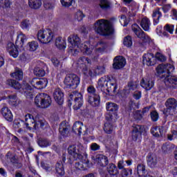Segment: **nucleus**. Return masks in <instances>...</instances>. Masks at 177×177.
<instances>
[{"instance_id": "10", "label": "nucleus", "mask_w": 177, "mask_h": 177, "mask_svg": "<svg viewBox=\"0 0 177 177\" xmlns=\"http://www.w3.org/2000/svg\"><path fill=\"white\" fill-rule=\"evenodd\" d=\"M87 91L90 93L88 95V103L93 106V107H97L100 104V97L95 93V88L93 86H89Z\"/></svg>"}, {"instance_id": "7", "label": "nucleus", "mask_w": 177, "mask_h": 177, "mask_svg": "<svg viewBox=\"0 0 177 177\" xmlns=\"http://www.w3.org/2000/svg\"><path fill=\"white\" fill-rule=\"evenodd\" d=\"M81 82V79L77 75L68 74L65 77L64 83L66 88H71L75 89Z\"/></svg>"}, {"instance_id": "42", "label": "nucleus", "mask_w": 177, "mask_h": 177, "mask_svg": "<svg viewBox=\"0 0 177 177\" xmlns=\"http://www.w3.org/2000/svg\"><path fill=\"white\" fill-rule=\"evenodd\" d=\"M139 85L136 82H131L129 83L128 84V91H127V93H131L133 91H136L138 89V87Z\"/></svg>"}, {"instance_id": "62", "label": "nucleus", "mask_w": 177, "mask_h": 177, "mask_svg": "<svg viewBox=\"0 0 177 177\" xmlns=\"http://www.w3.org/2000/svg\"><path fill=\"white\" fill-rule=\"evenodd\" d=\"M59 132L62 136H66V134L68 132V129H67V127H62L60 126Z\"/></svg>"}, {"instance_id": "13", "label": "nucleus", "mask_w": 177, "mask_h": 177, "mask_svg": "<svg viewBox=\"0 0 177 177\" xmlns=\"http://www.w3.org/2000/svg\"><path fill=\"white\" fill-rule=\"evenodd\" d=\"M145 131V127L139 124H135L133 127V131L131 133L133 140H134V142H140V140H142V133H143Z\"/></svg>"}, {"instance_id": "22", "label": "nucleus", "mask_w": 177, "mask_h": 177, "mask_svg": "<svg viewBox=\"0 0 177 177\" xmlns=\"http://www.w3.org/2000/svg\"><path fill=\"white\" fill-rule=\"evenodd\" d=\"M82 129H85V134L88 133V128L84 126V124L81 122H76L73 124V131L77 135H81L82 133Z\"/></svg>"}, {"instance_id": "37", "label": "nucleus", "mask_w": 177, "mask_h": 177, "mask_svg": "<svg viewBox=\"0 0 177 177\" xmlns=\"http://www.w3.org/2000/svg\"><path fill=\"white\" fill-rule=\"evenodd\" d=\"M55 46L58 49H66V40L62 39V37H57L55 39Z\"/></svg>"}, {"instance_id": "40", "label": "nucleus", "mask_w": 177, "mask_h": 177, "mask_svg": "<svg viewBox=\"0 0 177 177\" xmlns=\"http://www.w3.org/2000/svg\"><path fill=\"white\" fill-rule=\"evenodd\" d=\"M106 110L111 113H115L118 110V106L115 103L108 102L106 103Z\"/></svg>"}, {"instance_id": "24", "label": "nucleus", "mask_w": 177, "mask_h": 177, "mask_svg": "<svg viewBox=\"0 0 177 177\" xmlns=\"http://www.w3.org/2000/svg\"><path fill=\"white\" fill-rule=\"evenodd\" d=\"M1 114L6 121H9V122L13 121V113H12V111L9 108L6 106L3 107L1 110Z\"/></svg>"}, {"instance_id": "36", "label": "nucleus", "mask_w": 177, "mask_h": 177, "mask_svg": "<svg viewBox=\"0 0 177 177\" xmlns=\"http://www.w3.org/2000/svg\"><path fill=\"white\" fill-rule=\"evenodd\" d=\"M162 15H161V12H160L159 9H156L153 10L152 17L153 19V24L154 26H156V24H158L160 23V18Z\"/></svg>"}, {"instance_id": "23", "label": "nucleus", "mask_w": 177, "mask_h": 177, "mask_svg": "<svg viewBox=\"0 0 177 177\" xmlns=\"http://www.w3.org/2000/svg\"><path fill=\"white\" fill-rule=\"evenodd\" d=\"M140 85L144 89H146V91H150V89L154 86V82H153L150 77H146L141 80Z\"/></svg>"}, {"instance_id": "11", "label": "nucleus", "mask_w": 177, "mask_h": 177, "mask_svg": "<svg viewBox=\"0 0 177 177\" xmlns=\"http://www.w3.org/2000/svg\"><path fill=\"white\" fill-rule=\"evenodd\" d=\"M132 30L140 39H142L143 42H151V39L149 35H146L143 30L139 27V25L134 24L131 26Z\"/></svg>"}, {"instance_id": "4", "label": "nucleus", "mask_w": 177, "mask_h": 177, "mask_svg": "<svg viewBox=\"0 0 177 177\" xmlns=\"http://www.w3.org/2000/svg\"><path fill=\"white\" fill-rule=\"evenodd\" d=\"M35 104L39 109H48L52 104V98L49 95L41 93L35 97Z\"/></svg>"}, {"instance_id": "38", "label": "nucleus", "mask_w": 177, "mask_h": 177, "mask_svg": "<svg viewBox=\"0 0 177 177\" xmlns=\"http://www.w3.org/2000/svg\"><path fill=\"white\" fill-rule=\"evenodd\" d=\"M7 85H9V86H11L12 88H14L15 89H21V85H20V83L19 82H16V80H13L12 79H8L6 82Z\"/></svg>"}, {"instance_id": "5", "label": "nucleus", "mask_w": 177, "mask_h": 177, "mask_svg": "<svg viewBox=\"0 0 177 177\" xmlns=\"http://www.w3.org/2000/svg\"><path fill=\"white\" fill-rule=\"evenodd\" d=\"M68 153L71 156L74 160H82L86 154L85 149L82 145H71L68 148Z\"/></svg>"}, {"instance_id": "9", "label": "nucleus", "mask_w": 177, "mask_h": 177, "mask_svg": "<svg viewBox=\"0 0 177 177\" xmlns=\"http://www.w3.org/2000/svg\"><path fill=\"white\" fill-rule=\"evenodd\" d=\"M166 109L163 113L165 115H174L177 107V101L174 98H169L165 102Z\"/></svg>"}, {"instance_id": "59", "label": "nucleus", "mask_w": 177, "mask_h": 177, "mask_svg": "<svg viewBox=\"0 0 177 177\" xmlns=\"http://www.w3.org/2000/svg\"><path fill=\"white\" fill-rule=\"evenodd\" d=\"M165 30L168 32H169L170 34H174V25L167 24L165 26Z\"/></svg>"}, {"instance_id": "57", "label": "nucleus", "mask_w": 177, "mask_h": 177, "mask_svg": "<svg viewBox=\"0 0 177 177\" xmlns=\"http://www.w3.org/2000/svg\"><path fill=\"white\" fill-rule=\"evenodd\" d=\"M135 120H140L143 117V112L142 111H136L133 113Z\"/></svg>"}, {"instance_id": "27", "label": "nucleus", "mask_w": 177, "mask_h": 177, "mask_svg": "<svg viewBox=\"0 0 177 177\" xmlns=\"http://www.w3.org/2000/svg\"><path fill=\"white\" fill-rule=\"evenodd\" d=\"M26 41H27V36H26V35L21 32H18L15 41L17 46L21 48L23 45H24V42H26Z\"/></svg>"}, {"instance_id": "51", "label": "nucleus", "mask_w": 177, "mask_h": 177, "mask_svg": "<svg viewBox=\"0 0 177 177\" xmlns=\"http://www.w3.org/2000/svg\"><path fill=\"white\" fill-rule=\"evenodd\" d=\"M84 13L82 12V11H77L75 14V19L77 20V21H81L82 19H84Z\"/></svg>"}, {"instance_id": "52", "label": "nucleus", "mask_w": 177, "mask_h": 177, "mask_svg": "<svg viewBox=\"0 0 177 177\" xmlns=\"http://www.w3.org/2000/svg\"><path fill=\"white\" fill-rule=\"evenodd\" d=\"M120 24L125 27V26H128V23H129V20L125 17V15H122L120 17Z\"/></svg>"}, {"instance_id": "56", "label": "nucleus", "mask_w": 177, "mask_h": 177, "mask_svg": "<svg viewBox=\"0 0 177 177\" xmlns=\"http://www.w3.org/2000/svg\"><path fill=\"white\" fill-rule=\"evenodd\" d=\"M155 59H157V60H159L160 62H165L167 60V57L160 53L156 54Z\"/></svg>"}, {"instance_id": "54", "label": "nucleus", "mask_w": 177, "mask_h": 177, "mask_svg": "<svg viewBox=\"0 0 177 177\" xmlns=\"http://www.w3.org/2000/svg\"><path fill=\"white\" fill-rule=\"evenodd\" d=\"M0 6L2 8H9L10 6V0H0Z\"/></svg>"}, {"instance_id": "1", "label": "nucleus", "mask_w": 177, "mask_h": 177, "mask_svg": "<svg viewBox=\"0 0 177 177\" xmlns=\"http://www.w3.org/2000/svg\"><path fill=\"white\" fill-rule=\"evenodd\" d=\"M68 42L69 44L68 52L73 56L78 55L80 52H82L86 56H89V55L92 54V50L95 49L93 53V59H96L97 56L103 55L107 48V44L102 41L97 44H94L93 45L88 41L81 44V39L77 35H70L68 37Z\"/></svg>"}, {"instance_id": "58", "label": "nucleus", "mask_w": 177, "mask_h": 177, "mask_svg": "<svg viewBox=\"0 0 177 177\" xmlns=\"http://www.w3.org/2000/svg\"><path fill=\"white\" fill-rule=\"evenodd\" d=\"M39 146H40V147H48V146H50V142L46 140L39 141Z\"/></svg>"}, {"instance_id": "53", "label": "nucleus", "mask_w": 177, "mask_h": 177, "mask_svg": "<svg viewBox=\"0 0 177 177\" xmlns=\"http://www.w3.org/2000/svg\"><path fill=\"white\" fill-rule=\"evenodd\" d=\"M60 2L64 8H68L73 5V0H60Z\"/></svg>"}, {"instance_id": "14", "label": "nucleus", "mask_w": 177, "mask_h": 177, "mask_svg": "<svg viewBox=\"0 0 177 177\" xmlns=\"http://www.w3.org/2000/svg\"><path fill=\"white\" fill-rule=\"evenodd\" d=\"M79 160H82V161L75 164V167L77 171H86L91 167V163H89V160H88V154H85L82 159Z\"/></svg>"}, {"instance_id": "47", "label": "nucleus", "mask_w": 177, "mask_h": 177, "mask_svg": "<svg viewBox=\"0 0 177 177\" xmlns=\"http://www.w3.org/2000/svg\"><path fill=\"white\" fill-rule=\"evenodd\" d=\"M8 103L10 106H17V97L16 95L8 96Z\"/></svg>"}, {"instance_id": "21", "label": "nucleus", "mask_w": 177, "mask_h": 177, "mask_svg": "<svg viewBox=\"0 0 177 177\" xmlns=\"http://www.w3.org/2000/svg\"><path fill=\"white\" fill-rule=\"evenodd\" d=\"M125 58L122 56H118L115 57L113 60V67L116 70H120V68H122L126 64Z\"/></svg>"}, {"instance_id": "44", "label": "nucleus", "mask_w": 177, "mask_h": 177, "mask_svg": "<svg viewBox=\"0 0 177 177\" xmlns=\"http://www.w3.org/2000/svg\"><path fill=\"white\" fill-rule=\"evenodd\" d=\"M55 169L57 174H58L59 176H63V175H64V168L63 167V164L60 162L57 163Z\"/></svg>"}, {"instance_id": "2", "label": "nucleus", "mask_w": 177, "mask_h": 177, "mask_svg": "<svg viewBox=\"0 0 177 177\" xmlns=\"http://www.w3.org/2000/svg\"><path fill=\"white\" fill-rule=\"evenodd\" d=\"M77 65L79 68H81L84 75H90V77H95L99 75V74H103L106 71L104 66H97L95 71L93 72L89 71V66H91V59L86 57H82L77 60Z\"/></svg>"}, {"instance_id": "49", "label": "nucleus", "mask_w": 177, "mask_h": 177, "mask_svg": "<svg viewBox=\"0 0 177 177\" xmlns=\"http://www.w3.org/2000/svg\"><path fill=\"white\" fill-rule=\"evenodd\" d=\"M120 175L122 177H130L132 175V170H129L128 169H123L120 172Z\"/></svg>"}, {"instance_id": "43", "label": "nucleus", "mask_w": 177, "mask_h": 177, "mask_svg": "<svg viewBox=\"0 0 177 177\" xmlns=\"http://www.w3.org/2000/svg\"><path fill=\"white\" fill-rule=\"evenodd\" d=\"M104 131L106 132V133L110 134L113 132V131H114V127L113 124H111V123L107 122L104 124Z\"/></svg>"}, {"instance_id": "45", "label": "nucleus", "mask_w": 177, "mask_h": 177, "mask_svg": "<svg viewBox=\"0 0 177 177\" xmlns=\"http://www.w3.org/2000/svg\"><path fill=\"white\" fill-rule=\"evenodd\" d=\"M32 24L31 21H30V20H24L21 21V28L22 30H28L30 28V27H31Z\"/></svg>"}, {"instance_id": "15", "label": "nucleus", "mask_w": 177, "mask_h": 177, "mask_svg": "<svg viewBox=\"0 0 177 177\" xmlns=\"http://www.w3.org/2000/svg\"><path fill=\"white\" fill-rule=\"evenodd\" d=\"M70 99H74L73 109L75 110H79L82 106L84 101L82 100V94L78 92H75L69 95Z\"/></svg>"}, {"instance_id": "64", "label": "nucleus", "mask_w": 177, "mask_h": 177, "mask_svg": "<svg viewBox=\"0 0 177 177\" xmlns=\"http://www.w3.org/2000/svg\"><path fill=\"white\" fill-rule=\"evenodd\" d=\"M118 169H124L125 168V162L124 160H119L118 162Z\"/></svg>"}, {"instance_id": "29", "label": "nucleus", "mask_w": 177, "mask_h": 177, "mask_svg": "<svg viewBox=\"0 0 177 177\" xmlns=\"http://www.w3.org/2000/svg\"><path fill=\"white\" fill-rule=\"evenodd\" d=\"M106 170L109 175H111V176H118L120 174V171H118L117 166L113 163H110L107 166Z\"/></svg>"}, {"instance_id": "12", "label": "nucleus", "mask_w": 177, "mask_h": 177, "mask_svg": "<svg viewBox=\"0 0 177 177\" xmlns=\"http://www.w3.org/2000/svg\"><path fill=\"white\" fill-rule=\"evenodd\" d=\"M175 70V66L172 64H160L156 67V72L159 75H161V74H163L162 75V78H164V77H167V75H169L170 73H172Z\"/></svg>"}, {"instance_id": "33", "label": "nucleus", "mask_w": 177, "mask_h": 177, "mask_svg": "<svg viewBox=\"0 0 177 177\" xmlns=\"http://www.w3.org/2000/svg\"><path fill=\"white\" fill-rule=\"evenodd\" d=\"M28 5L31 9H39L42 6L41 0H28Z\"/></svg>"}, {"instance_id": "34", "label": "nucleus", "mask_w": 177, "mask_h": 177, "mask_svg": "<svg viewBox=\"0 0 177 177\" xmlns=\"http://www.w3.org/2000/svg\"><path fill=\"white\" fill-rule=\"evenodd\" d=\"M10 76L12 78L20 81L21 80H23V71H21L20 68H15V72L10 74Z\"/></svg>"}, {"instance_id": "19", "label": "nucleus", "mask_w": 177, "mask_h": 177, "mask_svg": "<svg viewBox=\"0 0 177 177\" xmlns=\"http://www.w3.org/2000/svg\"><path fill=\"white\" fill-rule=\"evenodd\" d=\"M53 97L55 102L59 105L62 104L64 102V93H63V91L59 88L54 91Z\"/></svg>"}, {"instance_id": "55", "label": "nucleus", "mask_w": 177, "mask_h": 177, "mask_svg": "<svg viewBox=\"0 0 177 177\" xmlns=\"http://www.w3.org/2000/svg\"><path fill=\"white\" fill-rule=\"evenodd\" d=\"M168 140H174L177 139V131H171V133L167 135Z\"/></svg>"}, {"instance_id": "61", "label": "nucleus", "mask_w": 177, "mask_h": 177, "mask_svg": "<svg viewBox=\"0 0 177 177\" xmlns=\"http://www.w3.org/2000/svg\"><path fill=\"white\" fill-rule=\"evenodd\" d=\"M133 97L136 100H139L142 97V92L136 91L133 93Z\"/></svg>"}, {"instance_id": "3", "label": "nucleus", "mask_w": 177, "mask_h": 177, "mask_svg": "<svg viewBox=\"0 0 177 177\" xmlns=\"http://www.w3.org/2000/svg\"><path fill=\"white\" fill-rule=\"evenodd\" d=\"M93 29L95 32L100 34V35H110L113 34V26L110 21L105 19H100L97 21L93 26Z\"/></svg>"}, {"instance_id": "35", "label": "nucleus", "mask_w": 177, "mask_h": 177, "mask_svg": "<svg viewBox=\"0 0 177 177\" xmlns=\"http://www.w3.org/2000/svg\"><path fill=\"white\" fill-rule=\"evenodd\" d=\"M166 85H176L177 86V77L175 76H169L167 75L165 78Z\"/></svg>"}, {"instance_id": "46", "label": "nucleus", "mask_w": 177, "mask_h": 177, "mask_svg": "<svg viewBox=\"0 0 177 177\" xmlns=\"http://www.w3.org/2000/svg\"><path fill=\"white\" fill-rule=\"evenodd\" d=\"M123 44L124 46H127V48H131L132 46V37L131 36H127L124 38Z\"/></svg>"}, {"instance_id": "26", "label": "nucleus", "mask_w": 177, "mask_h": 177, "mask_svg": "<svg viewBox=\"0 0 177 177\" xmlns=\"http://www.w3.org/2000/svg\"><path fill=\"white\" fill-rule=\"evenodd\" d=\"M110 79L108 77L104 76L101 77L97 82V88L102 92H106V87L109 85Z\"/></svg>"}, {"instance_id": "31", "label": "nucleus", "mask_w": 177, "mask_h": 177, "mask_svg": "<svg viewBox=\"0 0 177 177\" xmlns=\"http://www.w3.org/2000/svg\"><path fill=\"white\" fill-rule=\"evenodd\" d=\"M151 23H150V19L147 17H144L142 19L140 22V26L142 27V30L145 31H149L150 30V26Z\"/></svg>"}, {"instance_id": "6", "label": "nucleus", "mask_w": 177, "mask_h": 177, "mask_svg": "<svg viewBox=\"0 0 177 177\" xmlns=\"http://www.w3.org/2000/svg\"><path fill=\"white\" fill-rule=\"evenodd\" d=\"M55 35L51 30H40L37 33V39L41 44H49L54 38Z\"/></svg>"}, {"instance_id": "41", "label": "nucleus", "mask_w": 177, "mask_h": 177, "mask_svg": "<svg viewBox=\"0 0 177 177\" xmlns=\"http://www.w3.org/2000/svg\"><path fill=\"white\" fill-rule=\"evenodd\" d=\"M28 48L30 52H35L39 48V45L37 41H32L28 43Z\"/></svg>"}, {"instance_id": "20", "label": "nucleus", "mask_w": 177, "mask_h": 177, "mask_svg": "<svg viewBox=\"0 0 177 177\" xmlns=\"http://www.w3.org/2000/svg\"><path fill=\"white\" fill-rule=\"evenodd\" d=\"M117 91V83L115 82L109 81L108 85L105 88V91H103L106 95H109V96H113V94L115 93Z\"/></svg>"}, {"instance_id": "39", "label": "nucleus", "mask_w": 177, "mask_h": 177, "mask_svg": "<svg viewBox=\"0 0 177 177\" xmlns=\"http://www.w3.org/2000/svg\"><path fill=\"white\" fill-rule=\"evenodd\" d=\"M137 172L139 177H145L146 175V166L143 164H140L137 166Z\"/></svg>"}, {"instance_id": "48", "label": "nucleus", "mask_w": 177, "mask_h": 177, "mask_svg": "<svg viewBox=\"0 0 177 177\" xmlns=\"http://www.w3.org/2000/svg\"><path fill=\"white\" fill-rule=\"evenodd\" d=\"M34 73L37 77H44L45 75V70L41 68H35Z\"/></svg>"}, {"instance_id": "25", "label": "nucleus", "mask_w": 177, "mask_h": 177, "mask_svg": "<svg viewBox=\"0 0 177 177\" xmlns=\"http://www.w3.org/2000/svg\"><path fill=\"white\" fill-rule=\"evenodd\" d=\"M6 50L9 53L10 55L16 59L17 56H19V50H17V48L15 46V44L12 42L8 43L6 46Z\"/></svg>"}, {"instance_id": "28", "label": "nucleus", "mask_w": 177, "mask_h": 177, "mask_svg": "<svg viewBox=\"0 0 177 177\" xmlns=\"http://www.w3.org/2000/svg\"><path fill=\"white\" fill-rule=\"evenodd\" d=\"M147 162L150 168H154L157 165V156L154 153H149L147 156Z\"/></svg>"}, {"instance_id": "30", "label": "nucleus", "mask_w": 177, "mask_h": 177, "mask_svg": "<svg viewBox=\"0 0 177 177\" xmlns=\"http://www.w3.org/2000/svg\"><path fill=\"white\" fill-rule=\"evenodd\" d=\"M21 88L26 97H32L34 94L32 93V87H31V86L28 84H24Z\"/></svg>"}, {"instance_id": "50", "label": "nucleus", "mask_w": 177, "mask_h": 177, "mask_svg": "<svg viewBox=\"0 0 177 177\" xmlns=\"http://www.w3.org/2000/svg\"><path fill=\"white\" fill-rule=\"evenodd\" d=\"M100 6L102 9H109V8H110V2L109 0H101Z\"/></svg>"}, {"instance_id": "17", "label": "nucleus", "mask_w": 177, "mask_h": 177, "mask_svg": "<svg viewBox=\"0 0 177 177\" xmlns=\"http://www.w3.org/2000/svg\"><path fill=\"white\" fill-rule=\"evenodd\" d=\"M32 86L36 88V89H44V88H46L48 85V80L46 78H43L41 80L33 79L31 82Z\"/></svg>"}, {"instance_id": "16", "label": "nucleus", "mask_w": 177, "mask_h": 177, "mask_svg": "<svg viewBox=\"0 0 177 177\" xmlns=\"http://www.w3.org/2000/svg\"><path fill=\"white\" fill-rule=\"evenodd\" d=\"M92 160H95V163L97 164L100 167H106L109 165V158L107 156L102 154H98L95 157L92 158Z\"/></svg>"}, {"instance_id": "8", "label": "nucleus", "mask_w": 177, "mask_h": 177, "mask_svg": "<svg viewBox=\"0 0 177 177\" xmlns=\"http://www.w3.org/2000/svg\"><path fill=\"white\" fill-rule=\"evenodd\" d=\"M26 122H30L33 129H37L38 125H40L41 128H43L45 125V121L43 119L39 118V115H37L34 118L32 115L28 113L25 115Z\"/></svg>"}, {"instance_id": "18", "label": "nucleus", "mask_w": 177, "mask_h": 177, "mask_svg": "<svg viewBox=\"0 0 177 177\" xmlns=\"http://www.w3.org/2000/svg\"><path fill=\"white\" fill-rule=\"evenodd\" d=\"M142 63L146 66H154L156 63V57L153 53H147L144 54L142 57Z\"/></svg>"}, {"instance_id": "63", "label": "nucleus", "mask_w": 177, "mask_h": 177, "mask_svg": "<svg viewBox=\"0 0 177 177\" xmlns=\"http://www.w3.org/2000/svg\"><path fill=\"white\" fill-rule=\"evenodd\" d=\"M151 118L152 121H157L158 120V113L156 111H152L151 113Z\"/></svg>"}, {"instance_id": "60", "label": "nucleus", "mask_w": 177, "mask_h": 177, "mask_svg": "<svg viewBox=\"0 0 177 177\" xmlns=\"http://www.w3.org/2000/svg\"><path fill=\"white\" fill-rule=\"evenodd\" d=\"M44 8L46 9H53V8H55V3L50 1H45Z\"/></svg>"}, {"instance_id": "32", "label": "nucleus", "mask_w": 177, "mask_h": 177, "mask_svg": "<svg viewBox=\"0 0 177 177\" xmlns=\"http://www.w3.org/2000/svg\"><path fill=\"white\" fill-rule=\"evenodd\" d=\"M151 132L153 136L158 138V136H162L164 135V128L155 127L151 129Z\"/></svg>"}]
</instances>
